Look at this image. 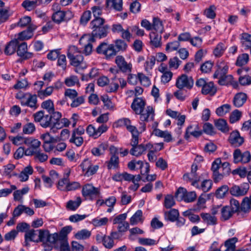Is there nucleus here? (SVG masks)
Segmentation results:
<instances>
[{
    "mask_svg": "<svg viewBox=\"0 0 251 251\" xmlns=\"http://www.w3.org/2000/svg\"><path fill=\"white\" fill-rule=\"evenodd\" d=\"M114 44L101 42L96 48V52L102 55L106 60H110L116 55L118 52L125 51L128 47L126 41L123 39H118L114 41Z\"/></svg>",
    "mask_w": 251,
    "mask_h": 251,
    "instance_id": "nucleus-1",
    "label": "nucleus"
},
{
    "mask_svg": "<svg viewBox=\"0 0 251 251\" xmlns=\"http://www.w3.org/2000/svg\"><path fill=\"white\" fill-rule=\"evenodd\" d=\"M126 128L132 134L130 144L132 148L130 152L134 156H140L147 150L146 145L143 144L138 145L139 136L145 131V126H126Z\"/></svg>",
    "mask_w": 251,
    "mask_h": 251,
    "instance_id": "nucleus-2",
    "label": "nucleus"
},
{
    "mask_svg": "<svg viewBox=\"0 0 251 251\" xmlns=\"http://www.w3.org/2000/svg\"><path fill=\"white\" fill-rule=\"evenodd\" d=\"M15 98L20 100L22 106L29 107L33 110L38 107L37 97L35 94L20 92L16 94Z\"/></svg>",
    "mask_w": 251,
    "mask_h": 251,
    "instance_id": "nucleus-3",
    "label": "nucleus"
},
{
    "mask_svg": "<svg viewBox=\"0 0 251 251\" xmlns=\"http://www.w3.org/2000/svg\"><path fill=\"white\" fill-rule=\"evenodd\" d=\"M79 167L82 169L84 175L89 177L97 173L100 166L98 164H94L90 159L85 158L79 165Z\"/></svg>",
    "mask_w": 251,
    "mask_h": 251,
    "instance_id": "nucleus-4",
    "label": "nucleus"
},
{
    "mask_svg": "<svg viewBox=\"0 0 251 251\" xmlns=\"http://www.w3.org/2000/svg\"><path fill=\"white\" fill-rule=\"evenodd\" d=\"M115 63L119 71L124 74H129L132 71V65L131 63L127 62L123 55L116 56L115 59Z\"/></svg>",
    "mask_w": 251,
    "mask_h": 251,
    "instance_id": "nucleus-5",
    "label": "nucleus"
},
{
    "mask_svg": "<svg viewBox=\"0 0 251 251\" xmlns=\"http://www.w3.org/2000/svg\"><path fill=\"white\" fill-rule=\"evenodd\" d=\"M82 195L84 197L91 199L100 197V188L94 187L91 183L84 185L82 189Z\"/></svg>",
    "mask_w": 251,
    "mask_h": 251,
    "instance_id": "nucleus-6",
    "label": "nucleus"
},
{
    "mask_svg": "<svg viewBox=\"0 0 251 251\" xmlns=\"http://www.w3.org/2000/svg\"><path fill=\"white\" fill-rule=\"evenodd\" d=\"M95 41V39L90 34H85L83 35L79 41L80 45L84 46L83 53L85 55H89L91 54L93 50L92 43Z\"/></svg>",
    "mask_w": 251,
    "mask_h": 251,
    "instance_id": "nucleus-7",
    "label": "nucleus"
},
{
    "mask_svg": "<svg viewBox=\"0 0 251 251\" xmlns=\"http://www.w3.org/2000/svg\"><path fill=\"white\" fill-rule=\"evenodd\" d=\"M194 85V80L191 76H188L183 74L178 77L176 79V86L179 89L186 88L191 89Z\"/></svg>",
    "mask_w": 251,
    "mask_h": 251,
    "instance_id": "nucleus-8",
    "label": "nucleus"
},
{
    "mask_svg": "<svg viewBox=\"0 0 251 251\" xmlns=\"http://www.w3.org/2000/svg\"><path fill=\"white\" fill-rule=\"evenodd\" d=\"M176 195L179 196L186 202L194 201L196 198L197 195L195 191L187 192V190L182 187H179L176 193Z\"/></svg>",
    "mask_w": 251,
    "mask_h": 251,
    "instance_id": "nucleus-9",
    "label": "nucleus"
},
{
    "mask_svg": "<svg viewBox=\"0 0 251 251\" xmlns=\"http://www.w3.org/2000/svg\"><path fill=\"white\" fill-rule=\"evenodd\" d=\"M234 162L235 163L241 162L246 163L251 159V154L249 151L242 153L240 149H236L233 152Z\"/></svg>",
    "mask_w": 251,
    "mask_h": 251,
    "instance_id": "nucleus-10",
    "label": "nucleus"
},
{
    "mask_svg": "<svg viewBox=\"0 0 251 251\" xmlns=\"http://www.w3.org/2000/svg\"><path fill=\"white\" fill-rule=\"evenodd\" d=\"M25 145L28 147L26 149V153L28 155H32L38 151L41 145V142L37 139L28 138L25 141Z\"/></svg>",
    "mask_w": 251,
    "mask_h": 251,
    "instance_id": "nucleus-11",
    "label": "nucleus"
},
{
    "mask_svg": "<svg viewBox=\"0 0 251 251\" xmlns=\"http://www.w3.org/2000/svg\"><path fill=\"white\" fill-rule=\"evenodd\" d=\"M249 189L248 183H244L240 186L233 185L229 188L230 194L235 197H240L246 195Z\"/></svg>",
    "mask_w": 251,
    "mask_h": 251,
    "instance_id": "nucleus-12",
    "label": "nucleus"
},
{
    "mask_svg": "<svg viewBox=\"0 0 251 251\" xmlns=\"http://www.w3.org/2000/svg\"><path fill=\"white\" fill-rule=\"evenodd\" d=\"M198 166L196 164H193L191 166V171L189 173L183 175V179L187 182H190L191 185L194 182H199L200 180V176L197 173Z\"/></svg>",
    "mask_w": 251,
    "mask_h": 251,
    "instance_id": "nucleus-13",
    "label": "nucleus"
},
{
    "mask_svg": "<svg viewBox=\"0 0 251 251\" xmlns=\"http://www.w3.org/2000/svg\"><path fill=\"white\" fill-rule=\"evenodd\" d=\"M17 49L18 55L24 59H29L33 56V54L32 52L27 51V44L25 42H24L21 44L19 42Z\"/></svg>",
    "mask_w": 251,
    "mask_h": 251,
    "instance_id": "nucleus-14",
    "label": "nucleus"
},
{
    "mask_svg": "<svg viewBox=\"0 0 251 251\" xmlns=\"http://www.w3.org/2000/svg\"><path fill=\"white\" fill-rule=\"evenodd\" d=\"M139 114H140V119L142 122L148 123L152 121L154 119V111L151 106H147L146 109H143Z\"/></svg>",
    "mask_w": 251,
    "mask_h": 251,
    "instance_id": "nucleus-15",
    "label": "nucleus"
},
{
    "mask_svg": "<svg viewBox=\"0 0 251 251\" xmlns=\"http://www.w3.org/2000/svg\"><path fill=\"white\" fill-rule=\"evenodd\" d=\"M68 58L71 65L75 67H79L82 69L87 68L86 63L84 61V57L81 53Z\"/></svg>",
    "mask_w": 251,
    "mask_h": 251,
    "instance_id": "nucleus-16",
    "label": "nucleus"
},
{
    "mask_svg": "<svg viewBox=\"0 0 251 251\" xmlns=\"http://www.w3.org/2000/svg\"><path fill=\"white\" fill-rule=\"evenodd\" d=\"M149 37L150 44L152 47L155 48L161 47L162 45L161 34L154 31H152L149 34Z\"/></svg>",
    "mask_w": 251,
    "mask_h": 251,
    "instance_id": "nucleus-17",
    "label": "nucleus"
},
{
    "mask_svg": "<svg viewBox=\"0 0 251 251\" xmlns=\"http://www.w3.org/2000/svg\"><path fill=\"white\" fill-rule=\"evenodd\" d=\"M107 130V126H87L86 132L90 136L97 138Z\"/></svg>",
    "mask_w": 251,
    "mask_h": 251,
    "instance_id": "nucleus-18",
    "label": "nucleus"
},
{
    "mask_svg": "<svg viewBox=\"0 0 251 251\" xmlns=\"http://www.w3.org/2000/svg\"><path fill=\"white\" fill-rule=\"evenodd\" d=\"M217 69L213 75L214 78H218L225 76L227 73L228 66L224 61H220L217 64Z\"/></svg>",
    "mask_w": 251,
    "mask_h": 251,
    "instance_id": "nucleus-19",
    "label": "nucleus"
},
{
    "mask_svg": "<svg viewBox=\"0 0 251 251\" xmlns=\"http://www.w3.org/2000/svg\"><path fill=\"white\" fill-rule=\"evenodd\" d=\"M230 143L235 147L240 146L244 141L243 137H241L237 131H233L229 138Z\"/></svg>",
    "mask_w": 251,
    "mask_h": 251,
    "instance_id": "nucleus-20",
    "label": "nucleus"
},
{
    "mask_svg": "<svg viewBox=\"0 0 251 251\" xmlns=\"http://www.w3.org/2000/svg\"><path fill=\"white\" fill-rule=\"evenodd\" d=\"M52 114L50 116L49 119L50 121H46L45 124L43 125H41V126H56L62 125V124L61 122V121L62 119H61L62 117V114L59 112H53L51 113Z\"/></svg>",
    "mask_w": 251,
    "mask_h": 251,
    "instance_id": "nucleus-21",
    "label": "nucleus"
},
{
    "mask_svg": "<svg viewBox=\"0 0 251 251\" xmlns=\"http://www.w3.org/2000/svg\"><path fill=\"white\" fill-rule=\"evenodd\" d=\"M145 106L144 100L139 98H136L134 99L131 107L136 114H140L142 112Z\"/></svg>",
    "mask_w": 251,
    "mask_h": 251,
    "instance_id": "nucleus-22",
    "label": "nucleus"
},
{
    "mask_svg": "<svg viewBox=\"0 0 251 251\" xmlns=\"http://www.w3.org/2000/svg\"><path fill=\"white\" fill-rule=\"evenodd\" d=\"M212 184V181L210 179H204L201 182V185L199 184V182H194L193 186L203 192H207L211 189Z\"/></svg>",
    "mask_w": 251,
    "mask_h": 251,
    "instance_id": "nucleus-23",
    "label": "nucleus"
},
{
    "mask_svg": "<svg viewBox=\"0 0 251 251\" xmlns=\"http://www.w3.org/2000/svg\"><path fill=\"white\" fill-rule=\"evenodd\" d=\"M152 134L156 136L163 138L164 141L166 142H170L172 140L171 134L167 130L162 131L155 127L152 131Z\"/></svg>",
    "mask_w": 251,
    "mask_h": 251,
    "instance_id": "nucleus-24",
    "label": "nucleus"
},
{
    "mask_svg": "<svg viewBox=\"0 0 251 251\" xmlns=\"http://www.w3.org/2000/svg\"><path fill=\"white\" fill-rule=\"evenodd\" d=\"M19 44L18 40H13L9 42L5 47L4 53L10 55L14 53Z\"/></svg>",
    "mask_w": 251,
    "mask_h": 251,
    "instance_id": "nucleus-25",
    "label": "nucleus"
},
{
    "mask_svg": "<svg viewBox=\"0 0 251 251\" xmlns=\"http://www.w3.org/2000/svg\"><path fill=\"white\" fill-rule=\"evenodd\" d=\"M105 4L106 7L113 8L117 11L123 10V0H106Z\"/></svg>",
    "mask_w": 251,
    "mask_h": 251,
    "instance_id": "nucleus-26",
    "label": "nucleus"
},
{
    "mask_svg": "<svg viewBox=\"0 0 251 251\" xmlns=\"http://www.w3.org/2000/svg\"><path fill=\"white\" fill-rule=\"evenodd\" d=\"M164 219L166 221L172 222H175L179 216L178 210L171 209L169 211L164 212Z\"/></svg>",
    "mask_w": 251,
    "mask_h": 251,
    "instance_id": "nucleus-27",
    "label": "nucleus"
},
{
    "mask_svg": "<svg viewBox=\"0 0 251 251\" xmlns=\"http://www.w3.org/2000/svg\"><path fill=\"white\" fill-rule=\"evenodd\" d=\"M152 29L155 32H158L161 34L164 31V25L163 22L158 18L154 17L152 19Z\"/></svg>",
    "mask_w": 251,
    "mask_h": 251,
    "instance_id": "nucleus-28",
    "label": "nucleus"
},
{
    "mask_svg": "<svg viewBox=\"0 0 251 251\" xmlns=\"http://www.w3.org/2000/svg\"><path fill=\"white\" fill-rule=\"evenodd\" d=\"M108 26L106 25L105 27H100L97 29H93L92 31L91 34H90L91 36L93 37V39L95 37L99 38L100 39L104 38L107 35Z\"/></svg>",
    "mask_w": 251,
    "mask_h": 251,
    "instance_id": "nucleus-29",
    "label": "nucleus"
},
{
    "mask_svg": "<svg viewBox=\"0 0 251 251\" xmlns=\"http://www.w3.org/2000/svg\"><path fill=\"white\" fill-rule=\"evenodd\" d=\"M221 219L222 221L229 219L233 215L234 211L228 205L222 207L220 210Z\"/></svg>",
    "mask_w": 251,
    "mask_h": 251,
    "instance_id": "nucleus-30",
    "label": "nucleus"
},
{
    "mask_svg": "<svg viewBox=\"0 0 251 251\" xmlns=\"http://www.w3.org/2000/svg\"><path fill=\"white\" fill-rule=\"evenodd\" d=\"M33 173V169L30 165L25 167L19 175L20 181L22 182L27 181L28 179L29 176L31 175Z\"/></svg>",
    "mask_w": 251,
    "mask_h": 251,
    "instance_id": "nucleus-31",
    "label": "nucleus"
},
{
    "mask_svg": "<svg viewBox=\"0 0 251 251\" xmlns=\"http://www.w3.org/2000/svg\"><path fill=\"white\" fill-rule=\"evenodd\" d=\"M66 12L63 10L53 12L51 16V20L54 23L60 24L66 21Z\"/></svg>",
    "mask_w": 251,
    "mask_h": 251,
    "instance_id": "nucleus-32",
    "label": "nucleus"
},
{
    "mask_svg": "<svg viewBox=\"0 0 251 251\" xmlns=\"http://www.w3.org/2000/svg\"><path fill=\"white\" fill-rule=\"evenodd\" d=\"M247 98V95L242 92L237 93L235 95L233 100V103L236 107H240L242 106L246 101Z\"/></svg>",
    "mask_w": 251,
    "mask_h": 251,
    "instance_id": "nucleus-33",
    "label": "nucleus"
},
{
    "mask_svg": "<svg viewBox=\"0 0 251 251\" xmlns=\"http://www.w3.org/2000/svg\"><path fill=\"white\" fill-rule=\"evenodd\" d=\"M107 85L108 86L106 88V91L108 93H115L118 91L120 87L118 78L116 76L112 78L111 81H109Z\"/></svg>",
    "mask_w": 251,
    "mask_h": 251,
    "instance_id": "nucleus-34",
    "label": "nucleus"
},
{
    "mask_svg": "<svg viewBox=\"0 0 251 251\" xmlns=\"http://www.w3.org/2000/svg\"><path fill=\"white\" fill-rule=\"evenodd\" d=\"M238 239L236 237H232L225 241L224 246L226 248L225 251H235L236 243L238 242Z\"/></svg>",
    "mask_w": 251,
    "mask_h": 251,
    "instance_id": "nucleus-35",
    "label": "nucleus"
},
{
    "mask_svg": "<svg viewBox=\"0 0 251 251\" xmlns=\"http://www.w3.org/2000/svg\"><path fill=\"white\" fill-rule=\"evenodd\" d=\"M201 216L203 222L207 225H215L217 224V218L215 216L211 215L209 213H201Z\"/></svg>",
    "mask_w": 251,
    "mask_h": 251,
    "instance_id": "nucleus-36",
    "label": "nucleus"
},
{
    "mask_svg": "<svg viewBox=\"0 0 251 251\" xmlns=\"http://www.w3.org/2000/svg\"><path fill=\"white\" fill-rule=\"evenodd\" d=\"M217 89L213 82H206L203 88L201 89V93L204 95H214L216 93Z\"/></svg>",
    "mask_w": 251,
    "mask_h": 251,
    "instance_id": "nucleus-37",
    "label": "nucleus"
},
{
    "mask_svg": "<svg viewBox=\"0 0 251 251\" xmlns=\"http://www.w3.org/2000/svg\"><path fill=\"white\" fill-rule=\"evenodd\" d=\"M241 42L245 50L251 49V35L247 33L241 34Z\"/></svg>",
    "mask_w": 251,
    "mask_h": 251,
    "instance_id": "nucleus-38",
    "label": "nucleus"
},
{
    "mask_svg": "<svg viewBox=\"0 0 251 251\" xmlns=\"http://www.w3.org/2000/svg\"><path fill=\"white\" fill-rule=\"evenodd\" d=\"M81 202V198L77 197L75 200L69 201L66 204V208L70 210L75 211L78 208Z\"/></svg>",
    "mask_w": 251,
    "mask_h": 251,
    "instance_id": "nucleus-39",
    "label": "nucleus"
},
{
    "mask_svg": "<svg viewBox=\"0 0 251 251\" xmlns=\"http://www.w3.org/2000/svg\"><path fill=\"white\" fill-rule=\"evenodd\" d=\"M108 146L105 143L99 145L97 147L93 148L91 150V153L96 156H99L104 154L105 151L107 149Z\"/></svg>",
    "mask_w": 251,
    "mask_h": 251,
    "instance_id": "nucleus-40",
    "label": "nucleus"
},
{
    "mask_svg": "<svg viewBox=\"0 0 251 251\" xmlns=\"http://www.w3.org/2000/svg\"><path fill=\"white\" fill-rule=\"evenodd\" d=\"M107 169H115L119 167V159L117 155H112L109 161L106 162Z\"/></svg>",
    "mask_w": 251,
    "mask_h": 251,
    "instance_id": "nucleus-41",
    "label": "nucleus"
},
{
    "mask_svg": "<svg viewBox=\"0 0 251 251\" xmlns=\"http://www.w3.org/2000/svg\"><path fill=\"white\" fill-rule=\"evenodd\" d=\"M203 132L201 130L198 129H193V126H188L185 135V138L188 140L190 135H192L195 137H198L200 136Z\"/></svg>",
    "mask_w": 251,
    "mask_h": 251,
    "instance_id": "nucleus-42",
    "label": "nucleus"
},
{
    "mask_svg": "<svg viewBox=\"0 0 251 251\" xmlns=\"http://www.w3.org/2000/svg\"><path fill=\"white\" fill-rule=\"evenodd\" d=\"M143 221V212L141 210L136 211L130 219V223L131 225H137L140 222L142 223Z\"/></svg>",
    "mask_w": 251,
    "mask_h": 251,
    "instance_id": "nucleus-43",
    "label": "nucleus"
},
{
    "mask_svg": "<svg viewBox=\"0 0 251 251\" xmlns=\"http://www.w3.org/2000/svg\"><path fill=\"white\" fill-rule=\"evenodd\" d=\"M104 22L105 20L103 18L94 19L90 22V27L92 30L100 27H105L106 25H103Z\"/></svg>",
    "mask_w": 251,
    "mask_h": 251,
    "instance_id": "nucleus-44",
    "label": "nucleus"
},
{
    "mask_svg": "<svg viewBox=\"0 0 251 251\" xmlns=\"http://www.w3.org/2000/svg\"><path fill=\"white\" fill-rule=\"evenodd\" d=\"M22 6L27 11H32L39 6L37 0H25L23 1Z\"/></svg>",
    "mask_w": 251,
    "mask_h": 251,
    "instance_id": "nucleus-45",
    "label": "nucleus"
},
{
    "mask_svg": "<svg viewBox=\"0 0 251 251\" xmlns=\"http://www.w3.org/2000/svg\"><path fill=\"white\" fill-rule=\"evenodd\" d=\"M118 34L120 35L122 39L128 42L130 41L132 36V33H130V26L127 27L126 29H124L123 27Z\"/></svg>",
    "mask_w": 251,
    "mask_h": 251,
    "instance_id": "nucleus-46",
    "label": "nucleus"
},
{
    "mask_svg": "<svg viewBox=\"0 0 251 251\" xmlns=\"http://www.w3.org/2000/svg\"><path fill=\"white\" fill-rule=\"evenodd\" d=\"M68 175L60 179L57 184V188L60 191L67 192L68 186L69 182Z\"/></svg>",
    "mask_w": 251,
    "mask_h": 251,
    "instance_id": "nucleus-47",
    "label": "nucleus"
},
{
    "mask_svg": "<svg viewBox=\"0 0 251 251\" xmlns=\"http://www.w3.org/2000/svg\"><path fill=\"white\" fill-rule=\"evenodd\" d=\"M228 191L229 192V188L228 186L224 185L217 189L215 192V196L218 199H223Z\"/></svg>",
    "mask_w": 251,
    "mask_h": 251,
    "instance_id": "nucleus-48",
    "label": "nucleus"
},
{
    "mask_svg": "<svg viewBox=\"0 0 251 251\" xmlns=\"http://www.w3.org/2000/svg\"><path fill=\"white\" fill-rule=\"evenodd\" d=\"M38 230L29 229L25 231V236L30 241L34 242H38Z\"/></svg>",
    "mask_w": 251,
    "mask_h": 251,
    "instance_id": "nucleus-49",
    "label": "nucleus"
},
{
    "mask_svg": "<svg viewBox=\"0 0 251 251\" xmlns=\"http://www.w3.org/2000/svg\"><path fill=\"white\" fill-rule=\"evenodd\" d=\"M146 145L147 150H149V151L154 152L161 151L164 147L163 143H158L155 144H151L149 143L147 144Z\"/></svg>",
    "mask_w": 251,
    "mask_h": 251,
    "instance_id": "nucleus-50",
    "label": "nucleus"
},
{
    "mask_svg": "<svg viewBox=\"0 0 251 251\" xmlns=\"http://www.w3.org/2000/svg\"><path fill=\"white\" fill-rule=\"evenodd\" d=\"M231 110V105L229 104H223L216 110V113L219 116H223Z\"/></svg>",
    "mask_w": 251,
    "mask_h": 251,
    "instance_id": "nucleus-51",
    "label": "nucleus"
},
{
    "mask_svg": "<svg viewBox=\"0 0 251 251\" xmlns=\"http://www.w3.org/2000/svg\"><path fill=\"white\" fill-rule=\"evenodd\" d=\"M216 7L214 5H211L209 7L206 8L203 11V14L207 18L213 19L216 17Z\"/></svg>",
    "mask_w": 251,
    "mask_h": 251,
    "instance_id": "nucleus-52",
    "label": "nucleus"
},
{
    "mask_svg": "<svg viewBox=\"0 0 251 251\" xmlns=\"http://www.w3.org/2000/svg\"><path fill=\"white\" fill-rule=\"evenodd\" d=\"M155 63V58L153 56L148 57L144 63V68L146 72H149L151 71Z\"/></svg>",
    "mask_w": 251,
    "mask_h": 251,
    "instance_id": "nucleus-53",
    "label": "nucleus"
},
{
    "mask_svg": "<svg viewBox=\"0 0 251 251\" xmlns=\"http://www.w3.org/2000/svg\"><path fill=\"white\" fill-rule=\"evenodd\" d=\"M64 83L68 87H72L79 84V79L77 76L71 75L65 78Z\"/></svg>",
    "mask_w": 251,
    "mask_h": 251,
    "instance_id": "nucleus-54",
    "label": "nucleus"
},
{
    "mask_svg": "<svg viewBox=\"0 0 251 251\" xmlns=\"http://www.w3.org/2000/svg\"><path fill=\"white\" fill-rule=\"evenodd\" d=\"M91 235V231L84 229L78 231L75 234V237L78 240H85L89 238Z\"/></svg>",
    "mask_w": 251,
    "mask_h": 251,
    "instance_id": "nucleus-55",
    "label": "nucleus"
},
{
    "mask_svg": "<svg viewBox=\"0 0 251 251\" xmlns=\"http://www.w3.org/2000/svg\"><path fill=\"white\" fill-rule=\"evenodd\" d=\"M249 56L247 53H243L239 55L236 60V65L238 66H243L249 61Z\"/></svg>",
    "mask_w": 251,
    "mask_h": 251,
    "instance_id": "nucleus-56",
    "label": "nucleus"
},
{
    "mask_svg": "<svg viewBox=\"0 0 251 251\" xmlns=\"http://www.w3.org/2000/svg\"><path fill=\"white\" fill-rule=\"evenodd\" d=\"M78 120V116L75 114H74L70 120H69L67 118H62L61 122L62 124V126H69L70 124H72V126H75Z\"/></svg>",
    "mask_w": 251,
    "mask_h": 251,
    "instance_id": "nucleus-57",
    "label": "nucleus"
},
{
    "mask_svg": "<svg viewBox=\"0 0 251 251\" xmlns=\"http://www.w3.org/2000/svg\"><path fill=\"white\" fill-rule=\"evenodd\" d=\"M41 107L47 110L50 113L54 111V104L53 101L51 100H48L42 102Z\"/></svg>",
    "mask_w": 251,
    "mask_h": 251,
    "instance_id": "nucleus-58",
    "label": "nucleus"
},
{
    "mask_svg": "<svg viewBox=\"0 0 251 251\" xmlns=\"http://www.w3.org/2000/svg\"><path fill=\"white\" fill-rule=\"evenodd\" d=\"M176 204L175 199L172 195H167L165 197L164 206L167 209L171 208Z\"/></svg>",
    "mask_w": 251,
    "mask_h": 251,
    "instance_id": "nucleus-59",
    "label": "nucleus"
},
{
    "mask_svg": "<svg viewBox=\"0 0 251 251\" xmlns=\"http://www.w3.org/2000/svg\"><path fill=\"white\" fill-rule=\"evenodd\" d=\"M226 48L223 43H219L213 50L214 55L217 57H221L224 53Z\"/></svg>",
    "mask_w": 251,
    "mask_h": 251,
    "instance_id": "nucleus-60",
    "label": "nucleus"
},
{
    "mask_svg": "<svg viewBox=\"0 0 251 251\" xmlns=\"http://www.w3.org/2000/svg\"><path fill=\"white\" fill-rule=\"evenodd\" d=\"M53 89L51 86L48 87L46 89L43 90L38 91V96L42 99H45V97L51 95L53 92Z\"/></svg>",
    "mask_w": 251,
    "mask_h": 251,
    "instance_id": "nucleus-61",
    "label": "nucleus"
},
{
    "mask_svg": "<svg viewBox=\"0 0 251 251\" xmlns=\"http://www.w3.org/2000/svg\"><path fill=\"white\" fill-rule=\"evenodd\" d=\"M71 226H66L62 228L58 234L59 239L65 241L67 235L72 231Z\"/></svg>",
    "mask_w": 251,
    "mask_h": 251,
    "instance_id": "nucleus-62",
    "label": "nucleus"
},
{
    "mask_svg": "<svg viewBox=\"0 0 251 251\" xmlns=\"http://www.w3.org/2000/svg\"><path fill=\"white\" fill-rule=\"evenodd\" d=\"M242 115V113L239 110L236 109L232 111L229 116L230 123L233 124L238 121Z\"/></svg>",
    "mask_w": 251,
    "mask_h": 251,
    "instance_id": "nucleus-63",
    "label": "nucleus"
},
{
    "mask_svg": "<svg viewBox=\"0 0 251 251\" xmlns=\"http://www.w3.org/2000/svg\"><path fill=\"white\" fill-rule=\"evenodd\" d=\"M241 207L245 212L248 211L251 208V196L243 199L241 203Z\"/></svg>",
    "mask_w": 251,
    "mask_h": 251,
    "instance_id": "nucleus-64",
    "label": "nucleus"
}]
</instances>
